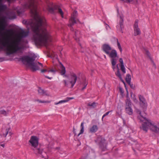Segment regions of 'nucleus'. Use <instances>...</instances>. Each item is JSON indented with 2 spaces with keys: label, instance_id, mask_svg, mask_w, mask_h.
<instances>
[{
  "label": "nucleus",
  "instance_id": "nucleus-1",
  "mask_svg": "<svg viewBox=\"0 0 159 159\" xmlns=\"http://www.w3.org/2000/svg\"><path fill=\"white\" fill-rule=\"evenodd\" d=\"M10 2L11 0H7ZM35 0H29L23 6L25 9H30V12L33 17L34 21H31L30 26L34 32L33 39L35 43H47L50 41V35L46 28V23L43 17H41L37 11V7Z\"/></svg>",
  "mask_w": 159,
  "mask_h": 159
},
{
  "label": "nucleus",
  "instance_id": "nucleus-2",
  "mask_svg": "<svg viewBox=\"0 0 159 159\" xmlns=\"http://www.w3.org/2000/svg\"><path fill=\"white\" fill-rule=\"evenodd\" d=\"M29 31L22 30L19 33L17 39L11 44L8 37L3 36L0 38V49L5 51L7 55L16 53L22 49L23 46L28 43L27 40L23 39L28 35Z\"/></svg>",
  "mask_w": 159,
  "mask_h": 159
},
{
  "label": "nucleus",
  "instance_id": "nucleus-3",
  "mask_svg": "<svg viewBox=\"0 0 159 159\" xmlns=\"http://www.w3.org/2000/svg\"><path fill=\"white\" fill-rule=\"evenodd\" d=\"M136 111L139 114L138 119L142 123L140 128L147 132L148 129L155 133H159V122H154L150 120L143 116L141 114L140 111L137 109Z\"/></svg>",
  "mask_w": 159,
  "mask_h": 159
},
{
  "label": "nucleus",
  "instance_id": "nucleus-4",
  "mask_svg": "<svg viewBox=\"0 0 159 159\" xmlns=\"http://www.w3.org/2000/svg\"><path fill=\"white\" fill-rule=\"evenodd\" d=\"M29 142L30 145L32 147V149L35 154L37 155H41L42 157L45 159L48 157L46 152L43 151L42 148L38 146L39 139L37 136H32Z\"/></svg>",
  "mask_w": 159,
  "mask_h": 159
},
{
  "label": "nucleus",
  "instance_id": "nucleus-5",
  "mask_svg": "<svg viewBox=\"0 0 159 159\" xmlns=\"http://www.w3.org/2000/svg\"><path fill=\"white\" fill-rule=\"evenodd\" d=\"M35 57L33 56L30 57L28 56H24L20 57V60L23 62H26L30 67L31 70L34 71L39 69V68L37 65V63L34 62Z\"/></svg>",
  "mask_w": 159,
  "mask_h": 159
},
{
  "label": "nucleus",
  "instance_id": "nucleus-6",
  "mask_svg": "<svg viewBox=\"0 0 159 159\" xmlns=\"http://www.w3.org/2000/svg\"><path fill=\"white\" fill-rule=\"evenodd\" d=\"M50 7L49 5H48V10L50 12L54 14L57 10V12L61 15L62 18L63 17V13L60 8L57 5L54 6L53 3H51Z\"/></svg>",
  "mask_w": 159,
  "mask_h": 159
},
{
  "label": "nucleus",
  "instance_id": "nucleus-7",
  "mask_svg": "<svg viewBox=\"0 0 159 159\" xmlns=\"http://www.w3.org/2000/svg\"><path fill=\"white\" fill-rule=\"evenodd\" d=\"M77 15V11H75L71 15V17L69 21V24L68 26L71 27L73 25L76 23L77 21V20L76 19Z\"/></svg>",
  "mask_w": 159,
  "mask_h": 159
},
{
  "label": "nucleus",
  "instance_id": "nucleus-8",
  "mask_svg": "<svg viewBox=\"0 0 159 159\" xmlns=\"http://www.w3.org/2000/svg\"><path fill=\"white\" fill-rule=\"evenodd\" d=\"M131 102L130 101L127 99L125 102V111L129 115H132L133 114V110L131 108Z\"/></svg>",
  "mask_w": 159,
  "mask_h": 159
},
{
  "label": "nucleus",
  "instance_id": "nucleus-9",
  "mask_svg": "<svg viewBox=\"0 0 159 159\" xmlns=\"http://www.w3.org/2000/svg\"><path fill=\"white\" fill-rule=\"evenodd\" d=\"M96 142L98 143L100 147L103 150H104V148L106 146V144L105 143V140L101 136L98 137Z\"/></svg>",
  "mask_w": 159,
  "mask_h": 159
},
{
  "label": "nucleus",
  "instance_id": "nucleus-10",
  "mask_svg": "<svg viewBox=\"0 0 159 159\" xmlns=\"http://www.w3.org/2000/svg\"><path fill=\"white\" fill-rule=\"evenodd\" d=\"M70 82L71 84V88H73L76 82L77 77L76 74L73 72L70 73Z\"/></svg>",
  "mask_w": 159,
  "mask_h": 159
},
{
  "label": "nucleus",
  "instance_id": "nucleus-11",
  "mask_svg": "<svg viewBox=\"0 0 159 159\" xmlns=\"http://www.w3.org/2000/svg\"><path fill=\"white\" fill-rule=\"evenodd\" d=\"M138 20H136L134 25V36H137L141 34V31L138 27Z\"/></svg>",
  "mask_w": 159,
  "mask_h": 159
},
{
  "label": "nucleus",
  "instance_id": "nucleus-12",
  "mask_svg": "<svg viewBox=\"0 0 159 159\" xmlns=\"http://www.w3.org/2000/svg\"><path fill=\"white\" fill-rule=\"evenodd\" d=\"M2 21L0 24V35L1 36L4 35V32L3 31L5 30L6 28V24L5 23V19L3 18L2 19Z\"/></svg>",
  "mask_w": 159,
  "mask_h": 159
},
{
  "label": "nucleus",
  "instance_id": "nucleus-13",
  "mask_svg": "<svg viewBox=\"0 0 159 159\" xmlns=\"http://www.w3.org/2000/svg\"><path fill=\"white\" fill-rule=\"evenodd\" d=\"M123 18L122 16H120V21H119V25H117L116 27L118 30L121 32L123 33L122 29L123 28Z\"/></svg>",
  "mask_w": 159,
  "mask_h": 159
},
{
  "label": "nucleus",
  "instance_id": "nucleus-14",
  "mask_svg": "<svg viewBox=\"0 0 159 159\" xmlns=\"http://www.w3.org/2000/svg\"><path fill=\"white\" fill-rule=\"evenodd\" d=\"M107 55L111 59L118 58L117 52L114 49L111 50Z\"/></svg>",
  "mask_w": 159,
  "mask_h": 159
},
{
  "label": "nucleus",
  "instance_id": "nucleus-15",
  "mask_svg": "<svg viewBox=\"0 0 159 159\" xmlns=\"http://www.w3.org/2000/svg\"><path fill=\"white\" fill-rule=\"evenodd\" d=\"M102 49L103 51L107 54L111 50V47L107 44H104L102 46Z\"/></svg>",
  "mask_w": 159,
  "mask_h": 159
},
{
  "label": "nucleus",
  "instance_id": "nucleus-16",
  "mask_svg": "<svg viewBox=\"0 0 159 159\" xmlns=\"http://www.w3.org/2000/svg\"><path fill=\"white\" fill-rule=\"evenodd\" d=\"M59 67L61 74L62 75H63L64 76L67 77L68 76L65 75L66 72L65 68L61 63L59 66Z\"/></svg>",
  "mask_w": 159,
  "mask_h": 159
},
{
  "label": "nucleus",
  "instance_id": "nucleus-17",
  "mask_svg": "<svg viewBox=\"0 0 159 159\" xmlns=\"http://www.w3.org/2000/svg\"><path fill=\"white\" fill-rule=\"evenodd\" d=\"M75 35L74 36V39L77 41H80V38L81 37V34L80 31L78 30H75L74 32Z\"/></svg>",
  "mask_w": 159,
  "mask_h": 159
},
{
  "label": "nucleus",
  "instance_id": "nucleus-18",
  "mask_svg": "<svg viewBox=\"0 0 159 159\" xmlns=\"http://www.w3.org/2000/svg\"><path fill=\"white\" fill-rule=\"evenodd\" d=\"M13 33V30L12 29H6V31L4 32V35L2 36L0 38H1L3 36H4L8 37L9 38V35L12 34Z\"/></svg>",
  "mask_w": 159,
  "mask_h": 159
},
{
  "label": "nucleus",
  "instance_id": "nucleus-19",
  "mask_svg": "<svg viewBox=\"0 0 159 159\" xmlns=\"http://www.w3.org/2000/svg\"><path fill=\"white\" fill-rule=\"evenodd\" d=\"M74 99L73 97H67L66 98L63 100H62L59 101L58 102H55V105H58L60 103H62L66 102H68L70 100L73 99Z\"/></svg>",
  "mask_w": 159,
  "mask_h": 159
},
{
  "label": "nucleus",
  "instance_id": "nucleus-20",
  "mask_svg": "<svg viewBox=\"0 0 159 159\" xmlns=\"http://www.w3.org/2000/svg\"><path fill=\"white\" fill-rule=\"evenodd\" d=\"M10 129V128H7L6 129H2V132L3 134V136L6 137L8 133L10 135V136H11V133L10 132H9Z\"/></svg>",
  "mask_w": 159,
  "mask_h": 159
},
{
  "label": "nucleus",
  "instance_id": "nucleus-21",
  "mask_svg": "<svg viewBox=\"0 0 159 159\" xmlns=\"http://www.w3.org/2000/svg\"><path fill=\"white\" fill-rule=\"evenodd\" d=\"M139 97L140 102V105H143V106L145 105L146 104V102L144 97L141 95H139Z\"/></svg>",
  "mask_w": 159,
  "mask_h": 159
},
{
  "label": "nucleus",
  "instance_id": "nucleus-22",
  "mask_svg": "<svg viewBox=\"0 0 159 159\" xmlns=\"http://www.w3.org/2000/svg\"><path fill=\"white\" fill-rule=\"evenodd\" d=\"M117 71L115 73V74L116 75V76H117L118 77L119 79H120V80L124 83H125V82L123 80L121 75L120 73V71H119V68L117 66Z\"/></svg>",
  "mask_w": 159,
  "mask_h": 159
},
{
  "label": "nucleus",
  "instance_id": "nucleus-23",
  "mask_svg": "<svg viewBox=\"0 0 159 159\" xmlns=\"http://www.w3.org/2000/svg\"><path fill=\"white\" fill-rule=\"evenodd\" d=\"M131 80V78L130 75L129 74H127L125 78V80L128 84H130Z\"/></svg>",
  "mask_w": 159,
  "mask_h": 159
},
{
  "label": "nucleus",
  "instance_id": "nucleus-24",
  "mask_svg": "<svg viewBox=\"0 0 159 159\" xmlns=\"http://www.w3.org/2000/svg\"><path fill=\"white\" fill-rule=\"evenodd\" d=\"M84 122H82L81 125H80V128H81V129L80 130V133L78 134V136H80V135L81 134H82L84 131Z\"/></svg>",
  "mask_w": 159,
  "mask_h": 159
},
{
  "label": "nucleus",
  "instance_id": "nucleus-25",
  "mask_svg": "<svg viewBox=\"0 0 159 159\" xmlns=\"http://www.w3.org/2000/svg\"><path fill=\"white\" fill-rule=\"evenodd\" d=\"M98 129L97 126L94 125L90 129V131L92 132H95L98 130Z\"/></svg>",
  "mask_w": 159,
  "mask_h": 159
},
{
  "label": "nucleus",
  "instance_id": "nucleus-26",
  "mask_svg": "<svg viewBox=\"0 0 159 159\" xmlns=\"http://www.w3.org/2000/svg\"><path fill=\"white\" fill-rule=\"evenodd\" d=\"M118 59V58L111 59V61L112 66H115L116 64L117 61Z\"/></svg>",
  "mask_w": 159,
  "mask_h": 159
},
{
  "label": "nucleus",
  "instance_id": "nucleus-27",
  "mask_svg": "<svg viewBox=\"0 0 159 159\" xmlns=\"http://www.w3.org/2000/svg\"><path fill=\"white\" fill-rule=\"evenodd\" d=\"M8 111H7L4 110H0V115H2L4 116H6Z\"/></svg>",
  "mask_w": 159,
  "mask_h": 159
},
{
  "label": "nucleus",
  "instance_id": "nucleus-28",
  "mask_svg": "<svg viewBox=\"0 0 159 159\" xmlns=\"http://www.w3.org/2000/svg\"><path fill=\"white\" fill-rule=\"evenodd\" d=\"M120 69L124 74H125L126 72L125 68L124 65H120Z\"/></svg>",
  "mask_w": 159,
  "mask_h": 159
},
{
  "label": "nucleus",
  "instance_id": "nucleus-29",
  "mask_svg": "<svg viewBox=\"0 0 159 159\" xmlns=\"http://www.w3.org/2000/svg\"><path fill=\"white\" fill-rule=\"evenodd\" d=\"M98 104L95 102H93L91 104H90V109L91 108H93L97 106Z\"/></svg>",
  "mask_w": 159,
  "mask_h": 159
},
{
  "label": "nucleus",
  "instance_id": "nucleus-30",
  "mask_svg": "<svg viewBox=\"0 0 159 159\" xmlns=\"http://www.w3.org/2000/svg\"><path fill=\"white\" fill-rule=\"evenodd\" d=\"M39 93L40 95H42L44 93V90L40 88H39L38 89Z\"/></svg>",
  "mask_w": 159,
  "mask_h": 159
},
{
  "label": "nucleus",
  "instance_id": "nucleus-31",
  "mask_svg": "<svg viewBox=\"0 0 159 159\" xmlns=\"http://www.w3.org/2000/svg\"><path fill=\"white\" fill-rule=\"evenodd\" d=\"M57 70L55 69L52 68L51 70L50 69V68H48V72H52L54 73H55L57 71Z\"/></svg>",
  "mask_w": 159,
  "mask_h": 159
},
{
  "label": "nucleus",
  "instance_id": "nucleus-32",
  "mask_svg": "<svg viewBox=\"0 0 159 159\" xmlns=\"http://www.w3.org/2000/svg\"><path fill=\"white\" fill-rule=\"evenodd\" d=\"M117 45L118 48L119 49L120 51V52H122V48H121L120 44L118 42V41H117Z\"/></svg>",
  "mask_w": 159,
  "mask_h": 159
},
{
  "label": "nucleus",
  "instance_id": "nucleus-33",
  "mask_svg": "<svg viewBox=\"0 0 159 159\" xmlns=\"http://www.w3.org/2000/svg\"><path fill=\"white\" fill-rule=\"evenodd\" d=\"M35 101H38L39 102L41 103H48L49 102L48 101H41L39 100H35Z\"/></svg>",
  "mask_w": 159,
  "mask_h": 159
},
{
  "label": "nucleus",
  "instance_id": "nucleus-34",
  "mask_svg": "<svg viewBox=\"0 0 159 159\" xmlns=\"http://www.w3.org/2000/svg\"><path fill=\"white\" fill-rule=\"evenodd\" d=\"M111 111H108L106 113H105V114H104L103 116H102V120H103V118L105 116H106L108 115L109 113L111 112Z\"/></svg>",
  "mask_w": 159,
  "mask_h": 159
},
{
  "label": "nucleus",
  "instance_id": "nucleus-35",
  "mask_svg": "<svg viewBox=\"0 0 159 159\" xmlns=\"http://www.w3.org/2000/svg\"><path fill=\"white\" fill-rule=\"evenodd\" d=\"M41 72L42 73H44L46 72H48V68L47 69H42L41 70Z\"/></svg>",
  "mask_w": 159,
  "mask_h": 159
},
{
  "label": "nucleus",
  "instance_id": "nucleus-36",
  "mask_svg": "<svg viewBox=\"0 0 159 159\" xmlns=\"http://www.w3.org/2000/svg\"><path fill=\"white\" fill-rule=\"evenodd\" d=\"M133 0H125L124 2L127 3H132Z\"/></svg>",
  "mask_w": 159,
  "mask_h": 159
},
{
  "label": "nucleus",
  "instance_id": "nucleus-37",
  "mask_svg": "<svg viewBox=\"0 0 159 159\" xmlns=\"http://www.w3.org/2000/svg\"><path fill=\"white\" fill-rule=\"evenodd\" d=\"M119 61L120 63V65H124L123 61L121 58L119 59Z\"/></svg>",
  "mask_w": 159,
  "mask_h": 159
},
{
  "label": "nucleus",
  "instance_id": "nucleus-38",
  "mask_svg": "<svg viewBox=\"0 0 159 159\" xmlns=\"http://www.w3.org/2000/svg\"><path fill=\"white\" fill-rule=\"evenodd\" d=\"M133 100L134 102H135L136 103H137L138 102V100L135 97H134L133 98Z\"/></svg>",
  "mask_w": 159,
  "mask_h": 159
},
{
  "label": "nucleus",
  "instance_id": "nucleus-39",
  "mask_svg": "<svg viewBox=\"0 0 159 159\" xmlns=\"http://www.w3.org/2000/svg\"><path fill=\"white\" fill-rule=\"evenodd\" d=\"M145 52H146V55H147L149 57L150 56V53H149V52L148 51L146 50Z\"/></svg>",
  "mask_w": 159,
  "mask_h": 159
},
{
  "label": "nucleus",
  "instance_id": "nucleus-40",
  "mask_svg": "<svg viewBox=\"0 0 159 159\" xmlns=\"http://www.w3.org/2000/svg\"><path fill=\"white\" fill-rule=\"evenodd\" d=\"M87 85V84L86 83H85L84 85V86L82 88L81 90H84L86 87Z\"/></svg>",
  "mask_w": 159,
  "mask_h": 159
},
{
  "label": "nucleus",
  "instance_id": "nucleus-41",
  "mask_svg": "<svg viewBox=\"0 0 159 159\" xmlns=\"http://www.w3.org/2000/svg\"><path fill=\"white\" fill-rule=\"evenodd\" d=\"M63 81L64 82L65 85V86H67L68 85V84H67L66 80H63Z\"/></svg>",
  "mask_w": 159,
  "mask_h": 159
},
{
  "label": "nucleus",
  "instance_id": "nucleus-42",
  "mask_svg": "<svg viewBox=\"0 0 159 159\" xmlns=\"http://www.w3.org/2000/svg\"><path fill=\"white\" fill-rule=\"evenodd\" d=\"M40 66H41V67H43V65L41 63L39 62H37Z\"/></svg>",
  "mask_w": 159,
  "mask_h": 159
},
{
  "label": "nucleus",
  "instance_id": "nucleus-43",
  "mask_svg": "<svg viewBox=\"0 0 159 159\" xmlns=\"http://www.w3.org/2000/svg\"><path fill=\"white\" fill-rule=\"evenodd\" d=\"M45 77L46 78H48L49 80H51L52 79V77H48V76H45Z\"/></svg>",
  "mask_w": 159,
  "mask_h": 159
},
{
  "label": "nucleus",
  "instance_id": "nucleus-44",
  "mask_svg": "<svg viewBox=\"0 0 159 159\" xmlns=\"http://www.w3.org/2000/svg\"><path fill=\"white\" fill-rule=\"evenodd\" d=\"M75 130H76L75 129L74 127L73 130V132L75 134V135L76 134Z\"/></svg>",
  "mask_w": 159,
  "mask_h": 159
},
{
  "label": "nucleus",
  "instance_id": "nucleus-45",
  "mask_svg": "<svg viewBox=\"0 0 159 159\" xmlns=\"http://www.w3.org/2000/svg\"><path fill=\"white\" fill-rule=\"evenodd\" d=\"M105 25H106V28L107 30H108V28H109V25L107 24H105Z\"/></svg>",
  "mask_w": 159,
  "mask_h": 159
},
{
  "label": "nucleus",
  "instance_id": "nucleus-46",
  "mask_svg": "<svg viewBox=\"0 0 159 159\" xmlns=\"http://www.w3.org/2000/svg\"><path fill=\"white\" fill-rule=\"evenodd\" d=\"M0 146L3 148H4L5 147V144H0Z\"/></svg>",
  "mask_w": 159,
  "mask_h": 159
},
{
  "label": "nucleus",
  "instance_id": "nucleus-47",
  "mask_svg": "<svg viewBox=\"0 0 159 159\" xmlns=\"http://www.w3.org/2000/svg\"><path fill=\"white\" fill-rule=\"evenodd\" d=\"M115 66H112V68L113 69V70H114L115 69Z\"/></svg>",
  "mask_w": 159,
  "mask_h": 159
},
{
  "label": "nucleus",
  "instance_id": "nucleus-48",
  "mask_svg": "<svg viewBox=\"0 0 159 159\" xmlns=\"http://www.w3.org/2000/svg\"><path fill=\"white\" fill-rule=\"evenodd\" d=\"M17 13H18V14H21V13H22V12H20V11H17Z\"/></svg>",
  "mask_w": 159,
  "mask_h": 159
},
{
  "label": "nucleus",
  "instance_id": "nucleus-49",
  "mask_svg": "<svg viewBox=\"0 0 159 159\" xmlns=\"http://www.w3.org/2000/svg\"><path fill=\"white\" fill-rule=\"evenodd\" d=\"M129 84L130 85L131 88H134L133 84H131V85L130 84Z\"/></svg>",
  "mask_w": 159,
  "mask_h": 159
},
{
  "label": "nucleus",
  "instance_id": "nucleus-50",
  "mask_svg": "<svg viewBox=\"0 0 159 159\" xmlns=\"http://www.w3.org/2000/svg\"><path fill=\"white\" fill-rule=\"evenodd\" d=\"M152 61L153 65L155 67V65L153 61Z\"/></svg>",
  "mask_w": 159,
  "mask_h": 159
},
{
  "label": "nucleus",
  "instance_id": "nucleus-51",
  "mask_svg": "<svg viewBox=\"0 0 159 159\" xmlns=\"http://www.w3.org/2000/svg\"><path fill=\"white\" fill-rule=\"evenodd\" d=\"M16 18V16L15 15H14V16H13V19H15Z\"/></svg>",
  "mask_w": 159,
  "mask_h": 159
},
{
  "label": "nucleus",
  "instance_id": "nucleus-52",
  "mask_svg": "<svg viewBox=\"0 0 159 159\" xmlns=\"http://www.w3.org/2000/svg\"><path fill=\"white\" fill-rule=\"evenodd\" d=\"M70 30H71L73 31V28H70Z\"/></svg>",
  "mask_w": 159,
  "mask_h": 159
},
{
  "label": "nucleus",
  "instance_id": "nucleus-53",
  "mask_svg": "<svg viewBox=\"0 0 159 159\" xmlns=\"http://www.w3.org/2000/svg\"><path fill=\"white\" fill-rule=\"evenodd\" d=\"M2 59V58H0V61H2L1 60Z\"/></svg>",
  "mask_w": 159,
  "mask_h": 159
},
{
  "label": "nucleus",
  "instance_id": "nucleus-54",
  "mask_svg": "<svg viewBox=\"0 0 159 159\" xmlns=\"http://www.w3.org/2000/svg\"><path fill=\"white\" fill-rule=\"evenodd\" d=\"M88 106H89V103H88L87 104Z\"/></svg>",
  "mask_w": 159,
  "mask_h": 159
},
{
  "label": "nucleus",
  "instance_id": "nucleus-55",
  "mask_svg": "<svg viewBox=\"0 0 159 159\" xmlns=\"http://www.w3.org/2000/svg\"><path fill=\"white\" fill-rule=\"evenodd\" d=\"M122 1H124V2L125 0H121Z\"/></svg>",
  "mask_w": 159,
  "mask_h": 159
},
{
  "label": "nucleus",
  "instance_id": "nucleus-56",
  "mask_svg": "<svg viewBox=\"0 0 159 159\" xmlns=\"http://www.w3.org/2000/svg\"><path fill=\"white\" fill-rule=\"evenodd\" d=\"M104 57H105V58H106V56H105V55H104Z\"/></svg>",
  "mask_w": 159,
  "mask_h": 159
},
{
  "label": "nucleus",
  "instance_id": "nucleus-57",
  "mask_svg": "<svg viewBox=\"0 0 159 159\" xmlns=\"http://www.w3.org/2000/svg\"><path fill=\"white\" fill-rule=\"evenodd\" d=\"M2 0H0V2H2Z\"/></svg>",
  "mask_w": 159,
  "mask_h": 159
},
{
  "label": "nucleus",
  "instance_id": "nucleus-58",
  "mask_svg": "<svg viewBox=\"0 0 159 159\" xmlns=\"http://www.w3.org/2000/svg\"><path fill=\"white\" fill-rule=\"evenodd\" d=\"M158 159H159V158H158Z\"/></svg>",
  "mask_w": 159,
  "mask_h": 159
}]
</instances>
